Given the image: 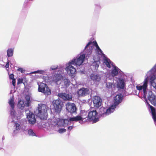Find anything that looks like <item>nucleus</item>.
Returning <instances> with one entry per match:
<instances>
[{
  "label": "nucleus",
  "instance_id": "1",
  "mask_svg": "<svg viewBox=\"0 0 156 156\" xmlns=\"http://www.w3.org/2000/svg\"><path fill=\"white\" fill-rule=\"evenodd\" d=\"M94 47L96 48L95 51L96 55L93 56L94 62L93 63L92 66H95V69H97L100 63L99 60L100 56L103 55L104 53L95 41L93 42H90L87 44L85 48L86 52L85 54L80 53L70 61L73 64L76 66L77 68L80 67L83 65L85 59H87L90 56L92 53V50Z\"/></svg>",
  "mask_w": 156,
  "mask_h": 156
},
{
  "label": "nucleus",
  "instance_id": "2",
  "mask_svg": "<svg viewBox=\"0 0 156 156\" xmlns=\"http://www.w3.org/2000/svg\"><path fill=\"white\" fill-rule=\"evenodd\" d=\"M88 120L87 112L85 111H82L80 116L70 117L68 119H63L57 117H55L51 119H49L48 120V122L45 124V128L47 129H49L53 126H65L70 125L71 122L73 121L83 120L84 121H86Z\"/></svg>",
  "mask_w": 156,
  "mask_h": 156
},
{
  "label": "nucleus",
  "instance_id": "3",
  "mask_svg": "<svg viewBox=\"0 0 156 156\" xmlns=\"http://www.w3.org/2000/svg\"><path fill=\"white\" fill-rule=\"evenodd\" d=\"M122 98L123 96L122 94H117L114 98V103L113 105L106 108L102 107L100 108V114L103 116H106L113 112L117 106L122 102Z\"/></svg>",
  "mask_w": 156,
  "mask_h": 156
},
{
  "label": "nucleus",
  "instance_id": "4",
  "mask_svg": "<svg viewBox=\"0 0 156 156\" xmlns=\"http://www.w3.org/2000/svg\"><path fill=\"white\" fill-rule=\"evenodd\" d=\"M105 55L104 54L103 55L100 56L101 57H103L104 63L106 65L108 68H110L112 66L113 68L112 69L111 75L112 77H114L120 74H122V72L117 67L114 66L113 63L110 60L105 57Z\"/></svg>",
  "mask_w": 156,
  "mask_h": 156
},
{
  "label": "nucleus",
  "instance_id": "5",
  "mask_svg": "<svg viewBox=\"0 0 156 156\" xmlns=\"http://www.w3.org/2000/svg\"><path fill=\"white\" fill-rule=\"evenodd\" d=\"M149 73H147L143 82L137 85L136 87L137 90H138L139 92L142 93L145 98H146L148 95V93H147V91L148 82V77L149 75Z\"/></svg>",
  "mask_w": 156,
  "mask_h": 156
},
{
  "label": "nucleus",
  "instance_id": "6",
  "mask_svg": "<svg viewBox=\"0 0 156 156\" xmlns=\"http://www.w3.org/2000/svg\"><path fill=\"white\" fill-rule=\"evenodd\" d=\"M149 73L148 79L150 78V83L151 85L156 89V65L147 73Z\"/></svg>",
  "mask_w": 156,
  "mask_h": 156
},
{
  "label": "nucleus",
  "instance_id": "7",
  "mask_svg": "<svg viewBox=\"0 0 156 156\" xmlns=\"http://www.w3.org/2000/svg\"><path fill=\"white\" fill-rule=\"evenodd\" d=\"M64 68L61 67L59 69L58 71L55 72L53 76L51 78V81L54 82L57 84H59L61 83V80L63 76L62 75L64 73Z\"/></svg>",
  "mask_w": 156,
  "mask_h": 156
},
{
  "label": "nucleus",
  "instance_id": "8",
  "mask_svg": "<svg viewBox=\"0 0 156 156\" xmlns=\"http://www.w3.org/2000/svg\"><path fill=\"white\" fill-rule=\"evenodd\" d=\"M47 106L45 105L41 104L38 105V112L37 114V116L41 119H47Z\"/></svg>",
  "mask_w": 156,
  "mask_h": 156
},
{
  "label": "nucleus",
  "instance_id": "9",
  "mask_svg": "<svg viewBox=\"0 0 156 156\" xmlns=\"http://www.w3.org/2000/svg\"><path fill=\"white\" fill-rule=\"evenodd\" d=\"M17 117H18V118L16 119H13L12 117H11L12 119V121L14 122L15 123L13 132V134L14 135H16L22 131L25 130V127L24 125H23L19 122H17L16 121H15V119H20V117H19L18 116H17Z\"/></svg>",
  "mask_w": 156,
  "mask_h": 156
},
{
  "label": "nucleus",
  "instance_id": "10",
  "mask_svg": "<svg viewBox=\"0 0 156 156\" xmlns=\"http://www.w3.org/2000/svg\"><path fill=\"white\" fill-rule=\"evenodd\" d=\"M38 91L43 93L45 95H49L51 94V90L45 83L42 82H38Z\"/></svg>",
  "mask_w": 156,
  "mask_h": 156
},
{
  "label": "nucleus",
  "instance_id": "11",
  "mask_svg": "<svg viewBox=\"0 0 156 156\" xmlns=\"http://www.w3.org/2000/svg\"><path fill=\"white\" fill-rule=\"evenodd\" d=\"M99 111H100V109H99ZM100 113V111H99V115H98L96 110L94 109L90 110L88 113V119L90 121H92L93 123L97 122L99 121V115L104 117L101 115Z\"/></svg>",
  "mask_w": 156,
  "mask_h": 156
},
{
  "label": "nucleus",
  "instance_id": "12",
  "mask_svg": "<svg viewBox=\"0 0 156 156\" xmlns=\"http://www.w3.org/2000/svg\"><path fill=\"white\" fill-rule=\"evenodd\" d=\"M72 65L73 64L69 61L66 64V67L65 68V70L67 73L71 76H74L76 73V69L72 66Z\"/></svg>",
  "mask_w": 156,
  "mask_h": 156
},
{
  "label": "nucleus",
  "instance_id": "13",
  "mask_svg": "<svg viewBox=\"0 0 156 156\" xmlns=\"http://www.w3.org/2000/svg\"><path fill=\"white\" fill-rule=\"evenodd\" d=\"M8 103L11 107V116L13 119H16L18 118L17 115H16L15 112L14 111L15 102L14 101L13 96L10 97L8 101Z\"/></svg>",
  "mask_w": 156,
  "mask_h": 156
},
{
  "label": "nucleus",
  "instance_id": "14",
  "mask_svg": "<svg viewBox=\"0 0 156 156\" xmlns=\"http://www.w3.org/2000/svg\"><path fill=\"white\" fill-rule=\"evenodd\" d=\"M52 103L55 112L57 113H60L62 108L61 101L59 99L54 100Z\"/></svg>",
  "mask_w": 156,
  "mask_h": 156
},
{
  "label": "nucleus",
  "instance_id": "15",
  "mask_svg": "<svg viewBox=\"0 0 156 156\" xmlns=\"http://www.w3.org/2000/svg\"><path fill=\"white\" fill-rule=\"evenodd\" d=\"M66 109L69 112L71 113L76 112L77 108L75 105L73 103H68L66 104Z\"/></svg>",
  "mask_w": 156,
  "mask_h": 156
},
{
  "label": "nucleus",
  "instance_id": "16",
  "mask_svg": "<svg viewBox=\"0 0 156 156\" xmlns=\"http://www.w3.org/2000/svg\"><path fill=\"white\" fill-rule=\"evenodd\" d=\"M27 117L30 124H34L36 122L34 115L32 112H29L27 113Z\"/></svg>",
  "mask_w": 156,
  "mask_h": 156
},
{
  "label": "nucleus",
  "instance_id": "17",
  "mask_svg": "<svg viewBox=\"0 0 156 156\" xmlns=\"http://www.w3.org/2000/svg\"><path fill=\"white\" fill-rule=\"evenodd\" d=\"M147 97L153 105L156 106V96L152 94L151 91H148V95Z\"/></svg>",
  "mask_w": 156,
  "mask_h": 156
},
{
  "label": "nucleus",
  "instance_id": "18",
  "mask_svg": "<svg viewBox=\"0 0 156 156\" xmlns=\"http://www.w3.org/2000/svg\"><path fill=\"white\" fill-rule=\"evenodd\" d=\"M146 101L147 105H148V108L151 113L154 121L156 123V110L153 106L150 105L147 100Z\"/></svg>",
  "mask_w": 156,
  "mask_h": 156
},
{
  "label": "nucleus",
  "instance_id": "19",
  "mask_svg": "<svg viewBox=\"0 0 156 156\" xmlns=\"http://www.w3.org/2000/svg\"><path fill=\"white\" fill-rule=\"evenodd\" d=\"M93 103L94 107L98 108L101 105V99L98 96H95L94 98Z\"/></svg>",
  "mask_w": 156,
  "mask_h": 156
},
{
  "label": "nucleus",
  "instance_id": "20",
  "mask_svg": "<svg viewBox=\"0 0 156 156\" xmlns=\"http://www.w3.org/2000/svg\"><path fill=\"white\" fill-rule=\"evenodd\" d=\"M90 92V90L87 88H83L80 89L77 92L79 96H83L88 94Z\"/></svg>",
  "mask_w": 156,
  "mask_h": 156
},
{
  "label": "nucleus",
  "instance_id": "21",
  "mask_svg": "<svg viewBox=\"0 0 156 156\" xmlns=\"http://www.w3.org/2000/svg\"><path fill=\"white\" fill-rule=\"evenodd\" d=\"M58 96L65 100H71L72 99L71 95L65 93H60L58 94Z\"/></svg>",
  "mask_w": 156,
  "mask_h": 156
},
{
  "label": "nucleus",
  "instance_id": "22",
  "mask_svg": "<svg viewBox=\"0 0 156 156\" xmlns=\"http://www.w3.org/2000/svg\"><path fill=\"white\" fill-rule=\"evenodd\" d=\"M126 80L124 79L120 78L118 79L117 83V87L120 89H123L126 85Z\"/></svg>",
  "mask_w": 156,
  "mask_h": 156
},
{
  "label": "nucleus",
  "instance_id": "23",
  "mask_svg": "<svg viewBox=\"0 0 156 156\" xmlns=\"http://www.w3.org/2000/svg\"><path fill=\"white\" fill-rule=\"evenodd\" d=\"M91 80L95 83L99 82L100 81L101 78L100 75L98 74H92L90 76Z\"/></svg>",
  "mask_w": 156,
  "mask_h": 156
},
{
  "label": "nucleus",
  "instance_id": "24",
  "mask_svg": "<svg viewBox=\"0 0 156 156\" xmlns=\"http://www.w3.org/2000/svg\"><path fill=\"white\" fill-rule=\"evenodd\" d=\"M25 106H26V103L25 104L24 103V101L21 99L19 100L17 104L18 107L21 109H23Z\"/></svg>",
  "mask_w": 156,
  "mask_h": 156
},
{
  "label": "nucleus",
  "instance_id": "25",
  "mask_svg": "<svg viewBox=\"0 0 156 156\" xmlns=\"http://www.w3.org/2000/svg\"><path fill=\"white\" fill-rule=\"evenodd\" d=\"M14 48H10L7 51V55L9 57L12 56L13 54Z\"/></svg>",
  "mask_w": 156,
  "mask_h": 156
},
{
  "label": "nucleus",
  "instance_id": "26",
  "mask_svg": "<svg viewBox=\"0 0 156 156\" xmlns=\"http://www.w3.org/2000/svg\"><path fill=\"white\" fill-rule=\"evenodd\" d=\"M46 73L45 71L44 70H38L32 72L31 73H39L42 74H44Z\"/></svg>",
  "mask_w": 156,
  "mask_h": 156
},
{
  "label": "nucleus",
  "instance_id": "27",
  "mask_svg": "<svg viewBox=\"0 0 156 156\" xmlns=\"http://www.w3.org/2000/svg\"><path fill=\"white\" fill-rule=\"evenodd\" d=\"M25 99L27 101L26 103V106L27 107H29L30 105V96L28 95H27L25 97Z\"/></svg>",
  "mask_w": 156,
  "mask_h": 156
},
{
  "label": "nucleus",
  "instance_id": "28",
  "mask_svg": "<svg viewBox=\"0 0 156 156\" xmlns=\"http://www.w3.org/2000/svg\"><path fill=\"white\" fill-rule=\"evenodd\" d=\"M28 133L29 136H36V134L32 129L28 130Z\"/></svg>",
  "mask_w": 156,
  "mask_h": 156
},
{
  "label": "nucleus",
  "instance_id": "29",
  "mask_svg": "<svg viewBox=\"0 0 156 156\" xmlns=\"http://www.w3.org/2000/svg\"><path fill=\"white\" fill-rule=\"evenodd\" d=\"M58 66L57 65L52 66L50 67V71H51V70L55 71V70H57V71L58 70V71L59 69V68L58 69Z\"/></svg>",
  "mask_w": 156,
  "mask_h": 156
},
{
  "label": "nucleus",
  "instance_id": "30",
  "mask_svg": "<svg viewBox=\"0 0 156 156\" xmlns=\"http://www.w3.org/2000/svg\"><path fill=\"white\" fill-rule=\"evenodd\" d=\"M64 82L65 85L67 87L69 86V85L71 84L69 80L66 78L64 79Z\"/></svg>",
  "mask_w": 156,
  "mask_h": 156
},
{
  "label": "nucleus",
  "instance_id": "31",
  "mask_svg": "<svg viewBox=\"0 0 156 156\" xmlns=\"http://www.w3.org/2000/svg\"><path fill=\"white\" fill-rule=\"evenodd\" d=\"M114 84L112 83L109 82H107L106 84V87L108 88H112V86H114Z\"/></svg>",
  "mask_w": 156,
  "mask_h": 156
},
{
  "label": "nucleus",
  "instance_id": "32",
  "mask_svg": "<svg viewBox=\"0 0 156 156\" xmlns=\"http://www.w3.org/2000/svg\"><path fill=\"white\" fill-rule=\"evenodd\" d=\"M66 130L65 129H60L58 130V132L60 133H63L64 132H66Z\"/></svg>",
  "mask_w": 156,
  "mask_h": 156
},
{
  "label": "nucleus",
  "instance_id": "33",
  "mask_svg": "<svg viewBox=\"0 0 156 156\" xmlns=\"http://www.w3.org/2000/svg\"><path fill=\"white\" fill-rule=\"evenodd\" d=\"M17 70L18 71L22 73H24L25 71V70L22 68H19Z\"/></svg>",
  "mask_w": 156,
  "mask_h": 156
},
{
  "label": "nucleus",
  "instance_id": "34",
  "mask_svg": "<svg viewBox=\"0 0 156 156\" xmlns=\"http://www.w3.org/2000/svg\"><path fill=\"white\" fill-rule=\"evenodd\" d=\"M9 79H10L13 80V79H15L14 78V75L12 73L10 74H9Z\"/></svg>",
  "mask_w": 156,
  "mask_h": 156
},
{
  "label": "nucleus",
  "instance_id": "35",
  "mask_svg": "<svg viewBox=\"0 0 156 156\" xmlns=\"http://www.w3.org/2000/svg\"><path fill=\"white\" fill-rule=\"evenodd\" d=\"M23 79H19L18 80V84L21 83L23 82Z\"/></svg>",
  "mask_w": 156,
  "mask_h": 156
},
{
  "label": "nucleus",
  "instance_id": "36",
  "mask_svg": "<svg viewBox=\"0 0 156 156\" xmlns=\"http://www.w3.org/2000/svg\"><path fill=\"white\" fill-rule=\"evenodd\" d=\"M12 80V84L13 86H15L16 84V79H15Z\"/></svg>",
  "mask_w": 156,
  "mask_h": 156
},
{
  "label": "nucleus",
  "instance_id": "37",
  "mask_svg": "<svg viewBox=\"0 0 156 156\" xmlns=\"http://www.w3.org/2000/svg\"><path fill=\"white\" fill-rule=\"evenodd\" d=\"M73 125L72 126H69L68 128V130H70L71 129H73Z\"/></svg>",
  "mask_w": 156,
  "mask_h": 156
},
{
  "label": "nucleus",
  "instance_id": "38",
  "mask_svg": "<svg viewBox=\"0 0 156 156\" xmlns=\"http://www.w3.org/2000/svg\"><path fill=\"white\" fill-rule=\"evenodd\" d=\"M9 62H7L5 66V67L6 69H7L9 68Z\"/></svg>",
  "mask_w": 156,
  "mask_h": 156
}]
</instances>
